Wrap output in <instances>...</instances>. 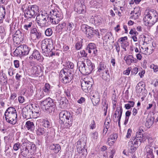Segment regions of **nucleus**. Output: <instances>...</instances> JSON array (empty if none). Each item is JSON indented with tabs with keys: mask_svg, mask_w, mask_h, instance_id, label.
I'll return each mask as SVG.
<instances>
[{
	"mask_svg": "<svg viewBox=\"0 0 158 158\" xmlns=\"http://www.w3.org/2000/svg\"><path fill=\"white\" fill-rule=\"evenodd\" d=\"M77 66L80 72L83 75L90 74L94 69L95 66L91 61L87 59L86 63L83 61H79L77 63Z\"/></svg>",
	"mask_w": 158,
	"mask_h": 158,
	"instance_id": "f257e3e1",
	"label": "nucleus"
},
{
	"mask_svg": "<svg viewBox=\"0 0 158 158\" xmlns=\"http://www.w3.org/2000/svg\"><path fill=\"white\" fill-rule=\"evenodd\" d=\"M26 7L24 12L25 17L27 19L34 18L38 12V6L36 5L27 6L26 4H24L22 6V10H24Z\"/></svg>",
	"mask_w": 158,
	"mask_h": 158,
	"instance_id": "f03ea898",
	"label": "nucleus"
},
{
	"mask_svg": "<svg viewBox=\"0 0 158 158\" xmlns=\"http://www.w3.org/2000/svg\"><path fill=\"white\" fill-rule=\"evenodd\" d=\"M41 47L43 54L46 56H52L55 55V53L51 52L53 48V43L52 41L48 40H44L41 42Z\"/></svg>",
	"mask_w": 158,
	"mask_h": 158,
	"instance_id": "7ed1b4c3",
	"label": "nucleus"
},
{
	"mask_svg": "<svg viewBox=\"0 0 158 158\" xmlns=\"http://www.w3.org/2000/svg\"><path fill=\"white\" fill-rule=\"evenodd\" d=\"M6 120L8 123L15 124L17 122V115L15 108L10 107L8 108L4 113Z\"/></svg>",
	"mask_w": 158,
	"mask_h": 158,
	"instance_id": "20e7f679",
	"label": "nucleus"
},
{
	"mask_svg": "<svg viewBox=\"0 0 158 158\" xmlns=\"http://www.w3.org/2000/svg\"><path fill=\"white\" fill-rule=\"evenodd\" d=\"M35 150L36 146L34 144L28 142H23L22 144L20 154L26 157L29 153L35 152Z\"/></svg>",
	"mask_w": 158,
	"mask_h": 158,
	"instance_id": "39448f33",
	"label": "nucleus"
},
{
	"mask_svg": "<svg viewBox=\"0 0 158 158\" xmlns=\"http://www.w3.org/2000/svg\"><path fill=\"white\" fill-rule=\"evenodd\" d=\"M73 74L71 71L67 68L62 69L60 73V79L62 80V82L64 84L69 83L73 78Z\"/></svg>",
	"mask_w": 158,
	"mask_h": 158,
	"instance_id": "423d86ee",
	"label": "nucleus"
},
{
	"mask_svg": "<svg viewBox=\"0 0 158 158\" xmlns=\"http://www.w3.org/2000/svg\"><path fill=\"white\" fill-rule=\"evenodd\" d=\"M40 102L42 109L44 110L48 111L50 113L52 112V108L55 107L56 104V102L49 97L44 100L40 101Z\"/></svg>",
	"mask_w": 158,
	"mask_h": 158,
	"instance_id": "0eeeda50",
	"label": "nucleus"
},
{
	"mask_svg": "<svg viewBox=\"0 0 158 158\" xmlns=\"http://www.w3.org/2000/svg\"><path fill=\"white\" fill-rule=\"evenodd\" d=\"M30 49V48L26 45H21L16 48L14 54L15 56L27 55L28 54Z\"/></svg>",
	"mask_w": 158,
	"mask_h": 158,
	"instance_id": "6e6552de",
	"label": "nucleus"
},
{
	"mask_svg": "<svg viewBox=\"0 0 158 158\" xmlns=\"http://www.w3.org/2000/svg\"><path fill=\"white\" fill-rule=\"evenodd\" d=\"M81 28L82 31H84L86 36L89 39H91L94 35L97 34V31L94 30L93 27L85 24L82 25Z\"/></svg>",
	"mask_w": 158,
	"mask_h": 158,
	"instance_id": "1a4fd4ad",
	"label": "nucleus"
},
{
	"mask_svg": "<svg viewBox=\"0 0 158 158\" xmlns=\"http://www.w3.org/2000/svg\"><path fill=\"white\" fill-rule=\"evenodd\" d=\"M49 15L47 13H44L39 14L36 17L38 24L41 27H44L46 25L47 22L49 21Z\"/></svg>",
	"mask_w": 158,
	"mask_h": 158,
	"instance_id": "9d476101",
	"label": "nucleus"
},
{
	"mask_svg": "<svg viewBox=\"0 0 158 158\" xmlns=\"http://www.w3.org/2000/svg\"><path fill=\"white\" fill-rule=\"evenodd\" d=\"M59 116L60 119L61 121V123H64L65 121L68 120H73L72 114L67 110L61 111L59 114Z\"/></svg>",
	"mask_w": 158,
	"mask_h": 158,
	"instance_id": "9b49d317",
	"label": "nucleus"
},
{
	"mask_svg": "<svg viewBox=\"0 0 158 158\" xmlns=\"http://www.w3.org/2000/svg\"><path fill=\"white\" fill-rule=\"evenodd\" d=\"M32 109L28 106L25 107L22 110V114L23 118L26 119L35 118L33 114Z\"/></svg>",
	"mask_w": 158,
	"mask_h": 158,
	"instance_id": "f8f14e48",
	"label": "nucleus"
},
{
	"mask_svg": "<svg viewBox=\"0 0 158 158\" xmlns=\"http://www.w3.org/2000/svg\"><path fill=\"white\" fill-rule=\"evenodd\" d=\"M143 132V130L140 128H139L138 131H137L136 134L135 138H132L131 140L134 142L136 141L137 143H140L142 142L145 140V139L143 137L142 132Z\"/></svg>",
	"mask_w": 158,
	"mask_h": 158,
	"instance_id": "ddd939ff",
	"label": "nucleus"
},
{
	"mask_svg": "<svg viewBox=\"0 0 158 158\" xmlns=\"http://www.w3.org/2000/svg\"><path fill=\"white\" fill-rule=\"evenodd\" d=\"M92 85V82L90 81H83L81 83V87L82 90L86 93L91 89Z\"/></svg>",
	"mask_w": 158,
	"mask_h": 158,
	"instance_id": "4468645a",
	"label": "nucleus"
},
{
	"mask_svg": "<svg viewBox=\"0 0 158 158\" xmlns=\"http://www.w3.org/2000/svg\"><path fill=\"white\" fill-rule=\"evenodd\" d=\"M33 57L35 59L40 62L43 61L44 60V57L41 55L39 51L35 49L33 51L31 55L30 56L29 58L32 59Z\"/></svg>",
	"mask_w": 158,
	"mask_h": 158,
	"instance_id": "2eb2a0df",
	"label": "nucleus"
},
{
	"mask_svg": "<svg viewBox=\"0 0 158 158\" xmlns=\"http://www.w3.org/2000/svg\"><path fill=\"white\" fill-rule=\"evenodd\" d=\"M151 17H148L144 16L143 18L144 22L145 23L146 26L151 27L154 25L158 21V19L152 18Z\"/></svg>",
	"mask_w": 158,
	"mask_h": 158,
	"instance_id": "dca6fc26",
	"label": "nucleus"
},
{
	"mask_svg": "<svg viewBox=\"0 0 158 158\" xmlns=\"http://www.w3.org/2000/svg\"><path fill=\"white\" fill-rule=\"evenodd\" d=\"M145 16L152 18L156 19H158V14L157 11L153 9L146 10L145 12Z\"/></svg>",
	"mask_w": 158,
	"mask_h": 158,
	"instance_id": "f3484780",
	"label": "nucleus"
},
{
	"mask_svg": "<svg viewBox=\"0 0 158 158\" xmlns=\"http://www.w3.org/2000/svg\"><path fill=\"white\" fill-rule=\"evenodd\" d=\"M6 156L9 157L15 158L17 155V153L14 152L12 149L10 148L8 146H6L5 150Z\"/></svg>",
	"mask_w": 158,
	"mask_h": 158,
	"instance_id": "a211bd4d",
	"label": "nucleus"
},
{
	"mask_svg": "<svg viewBox=\"0 0 158 158\" xmlns=\"http://www.w3.org/2000/svg\"><path fill=\"white\" fill-rule=\"evenodd\" d=\"M23 34L21 33L19 30L17 31L13 36V40L15 42V41H18L16 42L17 44L18 42H21L23 40Z\"/></svg>",
	"mask_w": 158,
	"mask_h": 158,
	"instance_id": "6ab92c4d",
	"label": "nucleus"
},
{
	"mask_svg": "<svg viewBox=\"0 0 158 158\" xmlns=\"http://www.w3.org/2000/svg\"><path fill=\"white\" fill-rule=\"evenodd\" d=\"M107 68H106V65L104 63L101 62L98 64V70L97 73L99 75L102 73L103 72H106V71L108 70Z\"/></svg>",
	"mask_w": 158,
	"mask_h": 158,
	"instance_id": "aec40b11",
	"label": "nucleus"
},
{
	"mask_svg": "<svg viewBox=\"0 0 158 158\" xmlns=\"http://www.w3.org/2000/svg\"><path fill=\"white\" fill-rule=\"evenodd\" d=\"M124 59L126 63L128 65L131 64L132 62L135 63L137 62L136 59L134 58L132 55H129L127 56H125Z\"/></svg>",
	"mask_w": 158,
	"mask_h": 158,
	"instance_id": "412c9836",
	"label": "nucleus"
},
{
	"mask_svg": "<svg viewBox=\"0 0 158 158\" xmlns=\"http://www.w3.org/2000/svg\"><path fill=\"white\" fill-rule=\"evenodd\" d=\"M31 106L33 108V109H32L33 114L34 115V116L35 118L39 115V112L40 111V109L39 105L37 104H32Z\"/></svg>",
	"mask_w": 158,
	"mask_h": 158,
	"instance_id": "4be33fe9",
	"label": "nucleus"
},
{
	"mask_svg": "<svg viewBox=\"0 0 158 158\" xmlns=\"http://www.w3.org/2000/svg\"><path fill=\"white\" fill-rule=\"evenodd\" d=\"M93 19L94 20V23L96 26L102 24L103 21V18L99 15L95 16Z\"/></svg>",
	"mask_w": 158,
	"mask_h": 158,
	"instance_id": "5701e85b",
	"label": "nucleus"
},
{
	"mask_svg": "<svg viewBox=\"0 0 158 158\" xmlns=\"http://www.w3.org/2000/svg\"><path fill=\"white\" fill-rule=\"evenodd\" d=\"M49 148L55 153L56 154L60 150L61 148L59 144H53L50 146Z\"/></svg>",
	"mask_w": 158,
	"mask_h": 158,
	"instance_id": "b1692460",
	"label": "nucleus"
},
{
	"mask_svg": "<svg viewBox=\"0 0 158 158\" xmlns=\"http://www.w3.org/2000/svg\"><path fill=\"white\" fill-rule=\"evenodd\" d=\"M129 143V145H132L131 146L130 152H134L136 150L139 143L136 141L134 142L132 140L130 141Z\"/></svg>",
	"mask_w": 158,
	"mask_h": 158,
	"instance_id": "393cba45",
	"label": "nucleus"
},
{
	"mask_svg": "<svg viewBox=\"0 0 158 158\" xmlns=\"http://www.w3.org/2000/svg\"><path fill=\"white\" fill-rule=\"evenodd\" d=\"M100 75L102 76V78L104 80L107 82L110 81V76L108 70L106 71V72H103Z\"/></svg>",
	"mask_w": 158,
	"mask_h": 158,
	"instance_id": "a878e982",
	"label": "nucleus"
},
{
	"mask_svg": "<svg viewBox=\"0 0 158 158\" xmlns=\"http://www.w3.org/2000/svg\"><path fill=\"white\" fill-rule=\"evenodd\" d=\"M6 9L5 7H0V24L2 23L3 19L5 18Z\"/></svg>",
	"mask_w": 158,
	"mask_h": 158,
	"instance_id": "bb28decb",
	"label": "nucleus"
},
{
	"mask_svg": "<svg viewBox=\"0 0 158 158\" xmlns=\"http://www.w3.org/2000/svg\"><path fill=\"white\" fill-rule=\"evenodd\" d=\"M92 102L94 106L97 105L99 102L100 99L98 94H96V95H93L90 97Z\"/></svg>",
	"mask_w": 158,
	"mask_h": 158,
	"instance_id": "cd10ccee",
	"label": "nucleus"
},
{
	"mask_svg": "<svg viewBox=\"0 0 158 158\" xmlns=\"http://www.w3.org/2000/svg\"><path fill=\"white\" fill-rule=\"evenodd\" d=\"M102 108L104 112V115L106 116L107 114V109L108 108V103L106 99H103L102 103Z\"/></svg>",
	"mask_w": 158,
	"mask_h": 158,
	"instance_id": "c85d7f7f",
	"label": "nucleus"
},
{
	"mask_svg": "<svg viewBox=\"0 0 158 158\" xmlns=\"http://www.w3.org/2000/svg\"><path fill=\"white\" fill-rule=\"evenodd\" d=\"M154 118L153 117H148L147 118L146 122L145 123V126L148 128H149L153 123V120Z\"/></svg>",
	"mask_w": 158,
	"mask_h": 158,
	"instance_id": "c756f323",
	"label": "nucleus"
},
{
	"mask_svg": "<svg viewBox=\"0 0 158 158\" xmlns=\"http://www.w3.org/2000/svg\"><path fill=\"white\" fill-rule=\"evenodd\" d=\"M68 102V100L65 98H62L60 101L59 107L61 109H64L66 102Z\"/></svg>",
	"mask_w": 158,
	"mask_h": 158,
	"instance_id": "7c9ffc66",
	"label": "nucleus"
},
{
	"mask_svg": "<svg viewBox=\"0 0 158 158\" xmlns=\"http://www.w3.org/2000/svg\"><path fill=\"white\" fill-rule=\"evenodd\" d=\"M25 127L31 131H33L35 129V126L33 122L30 121H27L25 124Z\"/></svg>",
	"mask_w": 158,
	"mask_h": 158,
	"instance_id": "2f4dec72",
	"label": "nucleus"
},
{
	"mask_svg": "<svg viewBox=\"0 0 158 158\" xmlns=\"http://www.w3.org/2000/svg\"><path fill=\"white\" fill-rule=\"evenodd\" d=\"M145 148L146 151L147 153V156L150 157L151 158H154V156L152 152L153 150L151 148V147L148 146H146Z\"/></svg>",
	"mask_w": 158,
	"mask_h": 158,
	"instance_id": "473e14b6",
	"label": "nucleus"
},
{
	"mask_svg": "<svg viewBox=\"0 0 158 158\" xmlns=\"http://www.w3.org/2000/svg\"><path fill=\"white\" fill-rule=\"evenodd\" d=\"M152 46L150 45L149 47H145V50L143 51L144 53L146 55H149L152 53V51L153 50L154 46H153V44H152Z\"/></svg>",
	"mask_w": 158,
	"mask_h": 158,
	"instance_id": "72a5a7b5",
	"label": "nucleus"
},
{
	"mask_svg": "<svg viewBox=\"0 0 158 158\" xmlns=\"http://www.w3.org/2000/svg\"><path fill=\"white\" fill-rule=\"evenodd\" d=\"M33 72L34 73L39 75L42 72V69L40 66L37 65L33 67Z\"/></svg>",
	"mask_w": 158,
	"mask_h": 158,
	"instance_id": "f704fd0d",
	"label": "nucleus"
},
{
	"mask_svg": "<svg viewBox=\"0 0 158 158\" xmlns=\"http://www.w3.org/2000/svg\"><path fill=\"white\" fill-rule=\"evenodd\" d=\"M85 6L81 3L79 4V6L77 8H75V10L78 14H81L83 12L85 8Z\"/></svg>",
	"mask_w": 158,
	"mask_h": 158,
	"instance_id": "c9c22d12",
	"label": "nucleus"
},
{
	"mask_svg": "<svg viewBox=\"0 0 158 158\" xmlns=\"http://www.w3.org/2000/svg\"><path fill=\"white\" fill-rule=\"evenodd\" d=\"M41 37V33L39 31H38L36 33L31 35V39L34 40H39Z\"/></svg>",
	"mask_w": 158,
	"mask_h": 158,
	"instance_id": "e433bc0d",
	"label": "nucleus"
},
{
	"mask_svg": "<svg viewBox=\"0 0 158 158\" xmlns=\"http://www.w3.org/2000/svg\"><path fill=\"white\" fill-rule=\"evenodd\" d=\"M45 131V129L43 127H38L36 130V134L38 135H44Z\"/></svg>",
	"mask_w": 158,
	"mask_h": 158,
	"instance_id": "4c0bfd02",
	"label": "nucleus"
},
{
	"mask_svg": "<svg viewBox=\"0 0 158 158\" xmlns=\"http://www.w3.org/2000/svg\"><path fill=\"white\" fill-rule=\"evenodd\" d=\"M142 82H139L136 87V91L137 93H140L142 91L143 87Z\"/></svg>",
	"mask_w": 158,
	"mask_h": 158,
	"instance_id": "58836bf2",
	"label": "nucleus"
},
{
	"mask_svg": "<svg viewBox=\"0 0 158 158\" xmlns=\"http://www.w3.org/2000/svg\"><path fill=\"white\" fill-rule=\"evenodd\" d=\"M138 9V7L135 8L134 9V10L131 11V14H133L132 16H131L132 19H138L139 17V16L140 14L139 12L138 11H136L135 10V9Z\"/></svg>",
	"mask_w": 158,
	"mask_h": 158,
	"instance_id": "ea45409f",
	"label": "nucleus"
},
{
	"mask_svg": "<svg viewBox=\"0 0 158 158\" xmlns=\"http://www.w3.org/2000/svg\"><path fill=\"white\" fill-rule=\"evenodd\" d=\"M59 12L57 10H52L51 11L49 14V15L50 14L51 15V17L57 18L58 15H59Z\"/></svg>",
	"mask_w": 158,
	"mask_h": 158,
	"instance_id": "a19ab883",
	"label": "nucleus"
},
{
	"mask_svg": "<svg viewBox=\"0 0 158 158\" xmlns=\"http://www.w3.org/2000/svg\"><path fill=\"white\" fill-rule=\"evenodd\" d=\"M90 135L92 141L97 140L98 139V133L97 131H95L94 132H91Z\"/></svg>",
	"mask_w": 158,
	"mask_h": 158,
	"instance_id": "79ce46f5",
	"label": "nucleus"
},
{
	"mask_svg": "<svg viewBox=\"0 0 158 158\" xmlns=\"http://www.w3.org/2000/svg\"><path fill=\"white\" fill-rule=\"evenodd\" d=\"M111 33L110 32L107 33L104 37V42H106L110 41L111 39Z\"/></svg>",
	"mask_w": 158,
	"mask_h": 158,
	"instance_id": "37998d69",
	"label": "nucleus"
},
{
	"mask_svg": "<svg viewBox=\"0 0 158 158\" xmlns=\"http://www.w3.org/2000/svg\"><path fill=\"white\" fill-rule=\"evenodd\" d=\"M83 40L81 39L80 41H78L76 44L75 48L77 50H79L81 48L82 46Z\"/></svg>",
	"mask_w": 158,
	"mask_h": 158,
	"instance_id": "c03bdc74",
	"label": "nucleus"
},
{
	"mask_svg": "<svg viewBox=\"0 0 158 158\" xmlns=\"http://www.w3.org/2000/svg\"><path fill=\"white\" fill-rule=\"evenodd\" d=\"M21 147H22V144H21L19 142H17L14 145L13 149L14 151H17L20 148L21 149Z\"/></svg>",
	"mask_w": 158,
	"mask_h": 158,
	"instance_id": "a18cd8bd",
	"label": "nucleus"
},
{
	"mask_svg": "<svg viewBox=\"0 0 158 158\" xmlns=\"http://www.w3.org/2000/svg\"><path fill=\"white\" fill-rule=\"evenodd\" d=\"M50 85L48 83H46L44 87L43 88L44 91L47 93H48L50 91Z\"/></svg>",
	"mask_w": 158,
	"mask_h": 158,
	"instance_id": "49530a36",
	"label": "nucleus"
},
{
	"mask_svg": "<svg viewBox=\"0 0 158 158\" xmlns=\"http://www.w3.org/2000/svg\"><path fill=\"white\" fill-rule=\"evenodd\" d=\"M74 66L73 63L70 61L67 62L65 64V67L71 69H73Z\"/></svg>",
	"mask_w": 158,
	"mask_h": 158,
	"instance_id": "de8ad7c7",
	"label": "nucleus"
},
{
	"mask_svg": "<svg viewBox=\"0 0 158 158\" xmlns=\"http://www.w3.org/2000/svg\"><path fill=\"white\" fill-rule=\"evenodd\" d=\"M66 26V23L65 22H63L61 24H59L56 27V29H58L59 32L62 31L63 28H64Z\"/></svg>",
	"mask_w": 158,
	"mask_h": 158,
	"instance_id": "09e8293b",
	"label": "nucleus"
},
{
	"mask_svg": "<svg viewBox=\"0 0 158 158\" xmlns=\"http://www.w3.org/2000/svg\"><path fill=\"white\" fill-rule=\"evenodd\" d=\"M6 78V75L4 73H2V75L0 76V82H3L4 83H6L7 80Z\"/></svg>",
	"mask_w": 158,
	"mask_h": 158,
	"instance_id": "8fccbe9b",
	"label": "nucleus"
},
{
	"mask_svg": "<svg viewBox=\"0 0 158 158\" xmlns=\"http://www.w3.org/2000/svg\"><path fill=\"white\" fill-rule=\"evenodd\" d=\"M43 126L47 128H50V125L49 122L47 120L44 119L42 121Z\"/></svg>",
	"mask_w": 158,
	"mask_h": 158,
	"instance_id": "3c124183",
	"label": "nucleus"
},
{
	"mask_svg": "<svg viewBox=\"0 0 158 158\" xmlns=\"http://www.w3.org/2000/svg\"><path fill=\"white\" fill-rule=\"evenodd\" d=\"M118 136L116 134H114L110 135V138H108V141L109 142L110 140H115L117 138Z\"/></svg>",
	"mask_w": 158,
	"mask_h": 158,
	"instance_id": "603ef678",
	"label": "nucleus"
},
{
	"mask_svg": "<svg viewBox=\"0 0 158 158\" xmlns=\"http://www.w3.org/2000/svg\"><path fill=\"white\" fill-rule=\"evenodd\" d=\"M73 120H68L65 121L64 122L66 123H65V127L66 128H68L70 127L72 124V122Z\"/></svg>",
	"mask_w": 158,
	"mask_h": 158,
	"instance_id": "864d4df0",
	"label": "nucleus"
},
{
	"mask_svg": "<svg viewBox=\"0 0 158 158\" xmlns=\"http://www.w3.org/2000/svg\"><path fill=\"white\" fill-rule=\"evenodd\" d=\"M45 34L47 36L51 35L52 33V29L50 28H48L45 31Z\"/></svg>",
	"mask_w": 158,
	"mask_h": 158,
	"instance_id": "5fc2aeb1",
	"label": "nucleus"
},
{
	"mask_svg": "<svg viewBox=\"0 0 158 158\" xmlns=\"http://www.w3.org/2000/svg\"><path fill=\"white\" fill-rule=\"evenodd\" d=\"M116 110H118V113H117V114L118 115V118H120V115L121 118L123 113V109L122 107H120L119 108L117 107Z\"/></svg>",
	"mask_w": 158,
	"mask_h": 158,
	"instance_id": "6e6d98bb",
	"label": "nucleus"
},
{
	"mask_svg": "<svg viewBox=\"0 0 158 158\" xmlns=\"http://www.w3.org/2000/svg\"><path fill=\"white\" fill-rule=\"evenodd\" d=\"M32 24L33 23L31 22L28 24L24 25L23 26V28L27 30H29L31 29Z\"/></svg>",
	"mask_w": 158,
	"mask_h": 158,
	"instance_id": "4d7b16f0",
	"label": "nucleus"
},
{
	"mask_svg": "<svg viewBox=\"0 0 158 158\" xmlns=\"http://www.w3.org/2000/svg\"><path fill=\"white\" fill-rule=\"evenodd\" d=\"M96 48L95 44L93 43H90L87 46L86 48H89V49H91V50H93V49Z\"/></svg>",
	"mask_w": 158,
	"mask_h": 158,
	"instance_id": "13d9d810",
	"label": "nucleus"
},
{
	"mask_svg": "<svg viewBox=\"0 0 158 158\" xmlns=\"http://www.w3.org/2000/svg\"><path fill=\"white\" fill-rule=\"evenodd\" d=\"M67 29L69 31L72 30L74 27V24L73 23H68L67 25Z\"/></svg>",
	"mask_w": 158,
	"mask_h": 158,
	"instance_id": "bf43d9fd",
	"label": "nucleus"
},
{
	"mask_svg": "<svg viewBox=\"0 0 158 158\" xmlns=\"http://www.w3.org/2000/svg\"><path fill=\"white\" fill-rule=\"evenodd\" d=\"M49 20L52 24H57V21H56V18L53 17H49Z\"/></svg>",
	"mask_w": 158,
	"mask_h": 158,
	"instance_id": "052dcab7",
	"label": "nucleus"
},
{
	"mask_svg": "<svg viewBox=\"0 0 158 158\" xmlns=\"http://www.w3.org/2000/svg\"><path fill=\"white\" fill-rule=\"evenodd\" d=\"M64 93L65 94L66 96L68 98H69L70 97L71 94L70 91L69 89H65Z\"/></svg>",
	"mask_w": 158,
	"mask_h": 158,
	"instance_id": "680f3d73",
	"label": "nucleus"
},
{
	"mask_svg": "<svg viewBox=\"0 0 158 158\" xmlns=\"http://www.w3.org/2000/svg\"><path fill=\"white\" fill-rule=\"evenodd\" d=\"M106 121L105 123H104V128L103 130V135H105V134H106V133L107 132V131H108V128L107 126H106Z\"/></svg>",
	"mask_w": 158,
	"mask_h": 158,
	"instance_id": "e2e57ef3",
	"label": "nucleus"
},
{
	"mask_svg": "<svg viewBox=\"0 0 158 158\" xmlns=\"http://www.w3.org/2000/svg\"><path fill=\"white\" fill-rule=\"evenodd\" d=\"M77 151L79 153H81L82 152V150H84V147L81 146H77Z\"/></svg>",
	"mask_w": 158,
	"mask_h": 158,
	"instance_id": "0e129e2a",
	"label": "nucleus"
},
{
	"mask_svg": "<svg viewBox=\"0 0 158 158\" xmlns=\"http://www.w3.org/2000/svg\"><path fill=\"white\" fill-rule=\"evenodd\" d=\"M80 53L81 55V56L82 57H86L87 55L86 51L82 50L80 52Z\"/></svg>",
	"mask_w": 158,
	"mask_h": 158,
	"instance_id": "69168bd1",
	"label": "nucleus"
},
{
	"mask_svg": "<svg viewBox=\"0 0 158 158\" xmlns=\"http://www.w3.org/2000/svg\"><path fill=\"white\" fill-rule=\"evenodd\" d=\"M18 100L20 103H23L24 101V97L22 96H20L18 97Z\"/></svg>",
	"mask_w": 158,
	"mask_h": 158,
	"instance_id": "338daca9",
	"label": "nucleus"
},
{
	"mask_svg": "<svg viewBox=\"0 0 158 158\" xmlns=\"http://www.w3.org/2000/svg\"><path fill=\"white\" fill-rule=\"evenodd\" d=\"M38 31H37V29L35 28H34L32 29L31 30L30 34L31 35H32L33 34H34L36 33V32H38Z\"/></svg>",
	"mask_w": 158,
	"mask_h": 158,
	"instance_id": "774afa93",
	"label": "nucleus"
}]
</instances>
